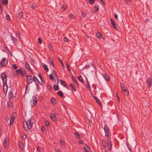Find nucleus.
<instances>
[{
  "instance_id": "nucleus-1",
  "label": "nucleus",
  "mask_w": 152,
  "mask_h": 152,
  "mask_svg": "<svg viewBox=\"0 0 152 152\" xmlns=\"http://www.w3.org/2000/svg\"><path fill=\"white\" fill-rule=\"evenodd\" d=\"M34 118L31 117L27 121H25V123L23 122V127L26 131L28 132L29 129H31L34 123Z\"/></svg>"
},
{
  "instance_id": "nucleus-2",
  "label": "nucleus",
  "mask_w": 152,
  "mask_h": 152,
  "mask_svg": "<svg viewBox=\"0 0 152 152\" xmlns=\"http://www.w3.org/2000/svg\"><path fill=\"white\" fill-rule=\"evenodd\" d=\"M1 77L2 79L3 83V89L4 93L6 95L7 94L8 87L7 84V79L6 75L4 73H2L1 75Z\"/></svg>"
},
{
  "instance_id": "nucleus-3",
  "label": "nucleus",
  "mask_w": 152,
  "mask_h": 152,
  "mask_svg": "<svg viewBox=\"0 0 152 152\" xmlns=\"http://www.w3.org/2000/svg\"><path fill=\"white\" fill-rule=\"evenodd\" d=\"M37 98L34 96H32V99H31L30 104L31 105L32 107H33L36 105L37 103Z\"/></svg>"
},
{
  "instance_id": "nucleus-4",
  "label": "nucleus",
  "mask_w": 152,
  "mask_h": 152,
  "mask_svg": "<svg viewBox=\"0 0 152 152\" xmlns=\"http://www.w3.org/2000/svg\"><path fill=\"white\" fill-rule=\"evenodd\" d=\"M16 72L18 75L19 74L23 76H24L26 74V71L23 69H19L16 70Z\"/></svg>"
},
{
  "instance_id": "nucleus-5",
  "label": "nucleus",
  "mask_w": 152,
  "mask_h": 152,
  "mask_svg": "<svg viewBox=\"0 0 152 152\" xmlns=\"http://www.w3.org/2000/svg\"><path fill=\"white\" fill-rule=\"evenodd\" d=\"M104 129L105 132V136L108 138L109 137L110 134V130L106 124L105 125Z\"/></svg>"
},
{
  "instance_id": "nucleus-6",
  "label": "nucleus",
  "mask_w": 152,
  "mask_h": 152,
  "mask_svg": "<svg viewBox=\"0 0 152 152\" xmlns=\"http://www.w3.org/2000/svg\"><path fill=\"white\" fill-rule=\"evenodd\" d=\"M8 62V60L6 58H3L0 63V65L1 66L5 67L7 65Z\"/></svg>"
},
{
  "instance_id": "nucleus-7",
  "label": "nucleus",
  "mask_w": 152,
  "mask_h": 152,
  "mask_svg": "<svg viewBox=\"0 0 152 152\" xmlns=\"http://www.w3.org/2000/svg\"><path fill=\"white\" fill-rule=\"evenodd\" d=\"M26 80L28 84H31L33 81V78L31 75L26 76Z\"/></svg>"
},
{
  "instance_id": "nucleus-8",
  "label": "nucleus",
  "mask_w": 152,
  "mask_h": 152,
  "mask_svg": "<svg viewBox=\"0 0 152 152\" xmlns=\"http://www.w3.org/2000/svg\"><path fill=\"white\" fill-rule=\"evenodd\" d=\"M147 86L148 88H150L152 85V79L151 77H148L146 80Z\"/></svg>"
},
{
  "instance_id": "nucleus-9",
  "label": "nucleus",
  "mask_w": 152,
  "mask_h": 152,
  "mask_svg": "<svg viewBox=\"0 0 152 152\" xmlns=\"http://www.w3.org/2000/svg\"><path fill=\"white\" fill-rule=\"evenodd\" d=\"M8 141L9 139L7 138V137H6L4 143V145L5 149H6L7 148H8L9 144Z\"/></svg>"
},
{
  "instance_id": "nucleus-10",
  "label": "nucleus",
  "mask_w": 152,
  "mask_h": 152,
  "mask_svg": "<svg viewBox=\"0 0 152 152\" xmlns=\"http://www.w3.org/2000/svg\"><path fill=\"white\" fill-rule=\"evenodd\" d=\"M121 89L123 93H124L126 92L127 90V88L125 86V85L122 83H121Z\"/></svg>"
},
{
  "instance_id": "nucleus-11",
  "label": "nucleus",
  "mask_w": 152,
  "mask_h": 152,
  "mask_svg": "<svg viewBox=\"0 0 152 152\" xmlns=\"http://www.w3.org/2000/svg\"><path fill=\"white\" fill-rule=\"evenodd\" d=\"M25 66L28 71H30L32 74H33V72L31 69L30 68L29 65L27 62L25 63Z\"/></svg>"
},
{
  "instance_id": "nucleus-12",
  "label": "nucleus",
  "mask_w": 152,
  "mask_h": 152,
  "mask_svg": "<svg viewBox=\"0 0 152 152\" xmlns=\"http://www.w3.org/2000/svg\"><path fill=\"white\" fill-rule=\"evenodd\" d=\"M15 119V117L13 116V114H12V115L11 116L10 118V122L9 124V126H11L12 125Z\"/></svg>"
},
{
  "instance_id": "nucleus-13",
  "label": "nucleus",
  "mask_w": 152,
  "mask_h": 152,
  "mask_svg": "<svg viewBox=\"0 0 152 152\" xmlns=\"http://www.w3.org/2000/svg\"><path fill=\"white\" fill-rule=\"evenodd\" d=\"M50 117L51 120L55 122L56 121V119L55 117V115L54 114H50Z\"/></svg>"
},
{
  "instance_id": "nucleus-14",
  "label": "nucleus",
  "mask_w": 152,
  "mask_h": 152,
  "mask_svg": "<svg viewBox=\"0 0 152 152\" xmlns=\"http://www.w3.org/2000/svg\"><path fill=\"white\" fill-rule=\"evenodd\" d=\"M110 21L111 22V24L113 26V27L115 29H116L117 27L116 26V24L114 22L113 20L111 19H110Z\"/></svg>"
},
{
  "instance_id": "nucleus-15",
  "label": "nucleus",
  "mask_w": 152,
  "mask_h": 152,
  "mask_svg": "<svg viewBox=\"0 0 152 152\" xmlns=\"http://www.w3.org/2000/svg\"><path fill=\"white\" fill-rule=\"evenodd\" d=\"M94 98L96 100V102L98 104L99 106L100 107H102V104L100 101L96 97L94 96Z\"/></svg>"
},
{
  "instance_id": "nucleus-16",
  "label": "nucleus",
  "mask_w": 152,
  "mask_h": 152,
  "mask_svg": "<svg viewBox=\"0 0 152 152\" xmlns=\"http://www.w3.org/2000/svg\"><path fill=\"white\" fill-rule=\"evenodd\" d=\"M60 148H61L65 145V142L61 138L60 139Z\"/></svg>"
},
{
  "instance_id": "nucleus-17",
  "label": "nucleus",
  "mask_w": 152,
  "mask_h": 152,
  "mask_svg": "<svg viewBox=\"0 0 152 152\" xmlns=\"http://www.w3.org/2000/svg\"><path fill=\"white\" fill-rule=\"evenodd\" d=\"M69 16L70 19L72 20H75V17L72 14L69 13Z\"/></svg>"
},
{
  "instance_id": "nucleus-18",
  "label": "nucleus",
  "mask_w": 152,
  "mask_h": 152,
  "mask_svg": "<svg viewBox=\"0 0 152 152\" xmlns=\"http://www.w3.org/2000/svg\"><path fill=\"white\" fill-rule=\"evenodd\" d=\"M70 86L72 88L71 90L74 91H76V89L75 87V85L74 84L72 83H70L69 84Z\"/></svg>"
},
{
  "instance_id": "nucleus-19",
  "label": "nucleus",
  "mask_w": 152,
  "mask_h": 152,
  "mask_svg": "<svg viewBox=\"0 0 152 152\" xmlns=\"http://www.w3.org/2000/svg\"><path fill=\"white\" fill-rule=\"evenodd\" d=\"M23 14V12H20L18 14V18L21 20L22 18V15Z\"/></svg>"
},
{
  "instance_id": "nucleus-20",
  "label": "nucleus",
  "mask_w": 152,
  "mask_h": 152,
  "mask_svg": "<svg viewBox=\"0 0 152 152\" xmlns=\"http://www.w3.org/2000/svg\"><path fill=\"white\" fill-rule=\"evenodd\" d=\"M9 99H10L13 97V94L11 91L9 92L8 93Z\"/></svg>"
},
{
  "instance_id": "nucleus-21",
  "label": "nucleus",
  "mask_w": 152,
  "mask_h": 152,
  "mask_svg": "<svg viewBox=\"0 0 152 152\" xmlns=\"http://www.w3.org/2000/svg\"><path fill=\"white\" fill-rule=\"evenodd\" d=\"M104 78L106 81H109V77L108 75L106 73H105L104 75Z\"/></svg>"
},
{
  "instance_id": "nucleus-22",
  "label": "nucleus",
  "mask_w": 152,
  "mask_h": 152,
  "mask_svg": "<svg viewBox=\"0 0 152 152\" xmlns=\"http://www.w3.org/2000/svg\"><path fill=\"white\" fill-rule=\"evenodd\" d=\"M60 83L61 85H63L65 87H67V84L64 81L60 80Z\"/></svg>"
},
{
  "instance_id": "nucleus-23",
  "label": "nucleus",
  "mask_w": 152,
  "mask_h": 152,
  "mask_svg": "<svg viewBox=\"0 0 152 152\" xmlns=\"http://www.w3.org/2000/svg\"><path fill=\"white\" fill-rule=\"evenodd\" d=\"M57 94L61 97H62L63 96V93L61 91H59L57 93Z\"/></svg>"
},
{
  "instance_id": "nucleus-24",
  "label": "nucleus",
  "mask_w": 152,
  "mask_h": 152,
  "mask_svg": "<svg viewBox=\"0 0 152 152\" xmlns=\"http://www.w3.org/2000/svg\"><path fill=\"white\" fill-rule=\"evenodd\" d=\"M48 61H49V62H50V65L52 64V66L54 68H55L54 65V64L52 61V59L50 57L49 58Z\"/></svg>"
},
{
  "instance_id": "nucleus-25",
  "label": "nucleus",
  "mask_w": 152,
  "mask_h": 152,
  "mask_svg": "<svg viewBox=\"0 0 152 152\" xmlns=\"http://www.w3.org/2000/svg\"><path fill=\"white\" fill-rule=\"evenodd\" d=\"M102 145L104 148H106V142L104 140H102Z\"/></svg>"
},
{
  "instance_id": "nucleus-26",
  "label": "nucleus",
  "mask_w": 152,
  "mask_h": 152,
  "mask_svg": "<svg viewBox=\"0 0 152 152\" xmlns=\"http://www.w3.org/2000/svg\"><path fill=\"white\" fill-rule=\"evenodd\" d=\"M43 67L44 69L47 72L48 71V68L47 66L45 64H43Z\"/></svg>"
},
{
  "instance_id": "nucleus-27",
  "label": "nucleus",
  "mask_w": 152,
  "mask_h": 152,
  "mask_svg": "<svg viewBox=\"0 0 152 152\" xmlns=\"http://www.w3.org/2000/svg\"><path fill=\"white\" fill-rule=\"evenodd\" d=\"M33 81H34L35 83H37L36 82V81H37L38 83L40 84V83L39 82V80L37 79V78L35 76H34V77H33Z\"/></svg>"
},
{
  "instance_id": "nucleus-28",
  "label": "nucleus",
  "mask_w": 152,
  "mask_h": 152,
  "mask_svg": "<svg viewBox=\"0 0 152 152\" xmlns=\"http://www.w3.org/2000/svg\"><path fill=\"white\" fill-rule=\"evenodd\" d=\"M96 37L99 38V39H100L101 37V33L99 32H97L96 34Z\"/></svg>"
},
{
  "instance_id": "nucleus-29",
  "label": "nucleus",
  "mask_w": 152,
  "mask_h": 152,
  "mask_svg": "<svg viewBox=\"0 0 152 152\" xmlns=\"http://www.w3.org/2000/svg\"><path fill=\"white\" fill-rule=\"evenodd\" d=\"M53 88L55 91H57L59 89V88L58 86H57L56 85H54L53 86Z\"/></svg>"
},
{
  "instance_id": "nucleus-30",
  "label": "nucleus",
  "mask_w": 152,
  "mask_h": 152,
  "mask_svg": "<svg viewBox=\"0 0 152 152\" xmlns=\"http://www.w3.org/2000/svg\"><path fill=\"white\" fill-rule=\"evenodd\" d=\"M74 134L77 138L79 139L80 138V136L79 133L77 132H75L74 133Z\"/></svg>"
},
{
  "instance_id": "nucleus-31",
  "label": "nucleus",
  "mask_w": 152,
  "mask_h": 152,
  "mask_svg": "<svg viewBox=\"0 0 152 152\" xmlns=\"http://www.w3.org/2000/svg\"><path fill=\"white\" fill-rule=\"evenodd\" d=\"M1 2L4 5H6L8 4V0H3Z\"/></svg>"
},
{
  "instance_id": "nucleus-32",
  "label": "nucleus",
  "mask_w": 152,
  "mask_h": 152,
  "mask_svg": "<svg viewBox=\"0 0 152 152\" xmlns=\"http://www.w3.org/2000/svg\"><path fill=\"white\" fill-rule=\"evenodd\" d=\"M78 79L82 83H83L84 82V81L82 77L81 76H80V77H78Z\"/></svg>"
},
{
  "instance_id": "nucleus-33",
  "label": "nucleus",
  "mask_w": 152,
  "mask_h": 152,
  "mask_svg": "<svg viewBox=\"0 0 152 152\" xmlns=\"http://www.w3.org/2000/svg\"><path fill=\"white\" fill-rule=\"evenodd\" d=\"M11 37L12 40L13 41L14 43H15V42H16V39L12 35H11Z\"/></svg>"
},
{
  "instance_id": "nucleus-34",
  "label": "nucleus",
  "mask_w": 152,
  "mask_h": 152,
  "mask_svg": "<svg viewBox=\"0 0 152 152\" xmlns=\"http://www.w3.org/2000/svg\"><path fill=\"white\" fill-rule=\"evenodd\" d=\"M66 5L65 4H63L62 7V11H64L66 10Z\"/></svg>"
},
{
  "instance_id": "nucleus-35",
  "label": "nucleus",
  "mask_w": 152,
  "mask_h": 152,
  "mask_svg": "<svg viewBox=\"0 0 152 152\" xmlns=\"http://www.w3.org/2000/svg\"><path fill=\"white\" fill-rule=\"evenodd\" d=\"M107 148L108 149L109 151H111L112 150V144H110L107 145Z\"/></svg>"
},
{
  "instance_id": "nucleus-36",
  "label": "nucleus",
  "mask_w": 152,
  "mask_h": 152,
  "mask_svg": "<svg viewBox=\"0 0 152 152\" xmlns=\"http://www.w3.org/2000/svg\"><path fill=\"white\" fill-rule=\"evenodd\" d=\"M7 104L8 106L10 107H12V103L11 102L8 101Z\"/></svg>"
},
{
  "instance_id": "nucleus-37",
  "label": "nucleus",
  "mask_w": 152,
  "mask_h": 152,
  "mask_svg": "<svg viewBox=\"0 0 152 152\" xmlns=\"http://www.w3.org/2000/svg\"><path fill=\"white\" fill-rule=\"evenodd\" d=\"M95 1L94 0H88V2L90 4H93Z\"/></svg>"
},
{
  "instance_id": "nucleus-38",
  "label": "nucleus",
  "mask_w": 152,
  "mask_h": 152,
  "mask_svg": "<svg viewBox=\"0 0 152 152\" xmlns=\"http://www.w3.org/2000/svg\"><path fill=\"white\" fill-rule=\"evenodd\" d=\"M90 67V66L88 65H86L84 68H83L81 70H83L84 69H87Z\"/></svg>"
},
{
  "instance_id": "nucleus-39",
  "label": "nucleus",
  "mask_w": 152,
  "mask_h": 152,
  "mask_svg": "<svg viewBox=\"0 0 152 152\" xmlns=\"http://www.w3.org/2000/svg\"><path fill=\"white\" fill-rule=\"evenodd\" d=\"M6 18L7 20L8 21H10V18L9 15H7L6 16Z\"/></svg>"
},
{
  "instance_id": "nucleus-40",
  "label": "nucleus",
  "mask_w": 152,
  "mask_h": 152,
  "mask_svg": "<svg viewBox=\"0 0 152 152\" xmlns=\"http://www.w3.org/2000/svg\"><path fill=\"white\" fill-rule=\"evenodd\" d=\"M94 7L96 8V10H95V11L94 12H97L99 10V6L98 5H95Z\"/></svg>"
},
{
  "instance_id": "nucleus-41",
  "label": "nucleus",
  "mask_w": 152,
  "mask_h": 152,
  "mask_svg": "<svg viewBox=\"0 0 152 152\" xmlns=\"http://www.w3.org/2000/svg\"><path fill=\"white\" fill-rule=\"evenodd\" d=\"M72 79L73 80V82H77V80L76 79L75 77L74 76H72Z\"/></svg>"
},
{
  "instance_id": "nucleus-42",
  "label": "nucleus",
  "mask_w": 152,
  "mask_h": 152,
  "mask_svg": "<svg viewBox=\"0 0 152 152\" xmlns=\"http://www.w3.org/2000/svg\"><path fill=\"white\" fill-rule=\"evenodd\" d=\"M50 102L51 103H54V102H55V100L53 97H52L51 98Z\"/></svg>"
},
{
  "instance_id": "nucleus-43",
  "label": "nucleus",
  "mask_w": 152,
  "mask_h": 152,
  "mask_svg": "<svg viewBox=\"0 0 152 152\" xmlns=\"http://www.w3.org/2000/svg\"><path fill=\"white\" fill-rule=\"evenodd\" d=\"M50 78L51 80H53L54 79V77L53 76L52 74H50L49 75Z\"/></svg>"
},
{
  "instance_id": "nucleus-44",
  "label": "nucleus",
  "mask_w": 152,
  "mask_h": 152,
  "mask_svg": "<svg viewBox=\"0 0 152 152\" xmlns=\"http://www.w3.org/2000/svg\"><path fill=\"white\" fill-rule=\"evenodd\" d=\"M12 67L14 69H16L18 68V67L15 64H13L12 65Z\"/></svg>"
},
{
  "instance_id": "nucleus-45",
  "label": "nucleus",
  "mask_w": 152,
  "mask_h": 152,
  "mask_svg": "<svg viewBox=\"0 0 152 152\" xmlns=\"http://www.w3.org/2000/svg\"><path fill=\"white\" fill-rule=\"evenodd\" d=\"M124 94V95H126V96H128V95H129V91L127 89V90H126V92H125L124 93H123Z\"/></svg>"
},
{
  "instance_id": "nucleus-46",
  "label": "nucleus",
  "mask_w": 152,
  "mask_h": 152,
  "mask_svg": "<svg viewBox=\"0 0 152 152\" xmlns=\"http://www.w3.org/2000/svg\"><path fill=\"white\" fill-rule=\"evenodd\" d=\"M50 124V123L49 122V121H45V125L47 126H49V125Z\"/></svg>"
},
{
  "instance_id": "nucleus-47",
  "label": "nucleus",
  "mask_w": 152,
  "mask_h": 152,
  "mask_svg": "<svg viewBox=\"0 0 152 152\" xmlns=\"http://www.w3.org/2000/svg\"><path fill=\"white\" fill-rule=\"evenodd\" d=\"M81 14L82 15L83 18H85L86 16V15L83 12H81Z\"/></svg>"
},
{
  "instance_id": "nucleus-48",
  "label": "nucleus",
  "mask_w": 152,
  "mask_h": 152,
  "mask_svg": "<svg viewBox=\"0 0 152 152\" xmlns=\"http://www.w3.org/2000/svg\"><path fill=\"white\" fill-rule=\"evenodd\" d=\"M107 140V145L110 144H111V142L110 141V139L108 138Z\"/></svg>"
},
{
  "instance_id": "nucleus-49",
  "label": "nucleus",
  "mask_w": 152,
  "mask_h": 152,
  "mask_svg": "<svg viewBox=\"0 0 152 152\" xmlns=\"http://www.w3.org/2000/svg\"><path fill=\"white\" fill-rule=\"evenodd\" d=\"M66 66L68 70L69 71H70L71 70L70 69V67L69 66V65L67 63H66Z\"/></svg>"
},
{
  "instance_id": "nucleus-50",
  "label": "nucleus",
  "mask_w": 152,
  "mask_h": 152,
  "mask_svg": "<svg viewBox=\"0 0 152 152\" xmlns=\"http://www.w3.org/2000/svg\"><path fill=\"white\" fill-rule=\"evenodd\" d=\"M38 43L41 44L42 43V40L40 38H39L38 39Z\"/></svg>"
},
{
  "instance_id": "nucleus-51",
  "label": "nucleus",
  "mask_w": 152,
  "mask_h": 152,
  "mask_svg": "<svg viewBox=\"0 0 152 152\" xmlns=\"http://www.w3.org/2000/svg\"><path fill=\"white\" fill-rule=\"evenodd\" d=\"M16 35L18 36V38H19V39H20V34L18 32Z\"/></svg>"
},
{
  "instance_id": "nucleus-52",
  "label": "nucleus",
  "mask_w": 152,
  "mask_h": 152,
  "mask_svg": "<svg viewBox=\"0 0 152 152\" xmlns=\"http://www.w3.org/2000/svg\"><path fill=\"white\" fill-rule=\"evenodd\" d=\"M2 7H1V3H0V14H1V13L2 12Z\"/></svg>"
},
{
  "instance_id": "nucleus-53",
  "label": "nucleus",
  "mask_w": 152,
  "mask_h": 152,
  "mask_svg": "<svg viewBox=\"0 0 152 152\" xmlns=\"http://www.w3.org/2000/svg\"><path fill=\"white\" fill-rule=\"evenodd\" d=\"M87 85L86 86V87L89 90L91 89V87L89 85V84H87Z\"/></svg>"
},
{
  "instance_id": "nucleus-54",
  "label": "nucleus",
  "mask_w": 152,
  "mask_h": 152,
  "mask_svg": "<svg viewBox=\"0 0 152 152\" xmlns=\"http://www.w3.org/2000/svg\"><path fill=\"white\" fill-rule=\"evenodd\" d=\"M54 75H55V76L57 78V83H58V76L56 74H56H54Z\"/></svg>"
},
{
  "instance_id": "nucleus-55",
  "label": "nucleus",
  "mask_w": 152,
  "mask_h": 152,
  "mask_svg": "<svg viewBox=\"0 0 152 152\" xmlns=\"http://www.w3.org/2000/svg\"><path fill=\"white\" fill-rule=\"evenodd\" d=\"M47 87L48 89H52L51 86L50 85H49V84L47 85Z\"/></svg>"
},
{
  "instance_id": "nucleus-56",
  "label": "nucleus",
  "mask_w": 152,
  "mask_h": 152,
  "mask_svg": "<svg viewBox=\"0 0 152 152\" xmlns=\"http://www.w3.org/2000/svg\"><path fill=\"white\" fill-rule=\"evenodd\" d=\"M23 135L22 134V137L24 139H26L27 137L26 136L23 134Z\"/></svg>"
},
{
  "instance_id": "nucleus-57",
  "label": "nucleus",
  "mask_w": 152,
  "mask_h": 152,
  "mask_svg": "<svg viewBox=\"0 0 152 152\" xmlns=\"http://www.w3.org/2000/svg\"><path fill=\"white\" fill-rule=\"evenodd\" d=\"M58 58L59 60V61H60V62L61 63V64H62V65L63 66H64L63 63V62H62L61 60L60 59V58L59 57H58Z\"/></svg>"
},
{
  "instance_id": "nucleus-58",
  "label": "nucleus",
  "mask_w": 152,
  "mask_h": 152,
  "mask_svg": "<svg viewBox=\"0 0 152 152\" xmlns=\"http://www.w3.org/2000/svg\"><path fill=\"white\" fill-rule=\"evenodd\" d=\"M127 147H128V149H129V150L130 151H131V150H132L131 148V147H129V145H128V143L127 142Z\"/></svg>"
},
{
  "instance_id": "nucleus-59",
  "label": "nucleus",
  "mask_w": 152,
  "mask_h": 152,
  "mask_svg": "<svg viewBox=\"0 0 152 152\" xmlns=\"http://www.w3.org/2000/svg\"><path fill=\"white\" fill-rule=\"evenodd\" d=\"M64 40L65 42H67L68 41L69 39L67 38L64 37Z\"/></svg>"
},
{
  "instance_id": "nucleus-60",
  "label": "nucleus",
  "mask_w": 152,
  "mask_h": 152,
  "mask_svg": "<svg viewBox=\"0 0 152 152\" xmlns=\"http://www.w3.org/2000/svg\"><path fill=\"white\" fill-rule=\"evenodd\" d=\"M79 143L81 144H83V142L81 140H79Z\"/></svg>"
},
{
  "instance_id": "nucleus-61",
  "label": "nucleus",
  "mask_w": 152,
  "mask_h": 152,
  "mask_svg": "<svg viewBox=\"0 0 152 152\" xmlns=\"http://www.w3.org/2000/svg\"><path fill=\"white\" fill-rule=\"evenodd\" d=\"M41 129L42 131H44L45 129V127L44 126H43L42 127Z\"/></svg>"
},
{
  "instance_id": "nucleus-62",
  "label": "nucleus",
  "mask_w": 152,
  "mask_h": 152,
  "mask_svg": "<svg viewBox=\"0 0 152 152\" xmlns=\"http://www.w3.org/2000/svg\"><path fill=\"white\" fill-rule=\"evenodd\" d=\"M30 7L33 10H34L35 9V7L34 6L33 4H31V5L30 6Z\"/></svg>"
},
{
  "instance_id": "nucleus-63",
  "label": "nucleus",
  "mask_w": 152,
  "mask_h": 152,
  "mask_svg": "<svg viewBox=\"0 0 152 152\" xmlns=\"http://www.w3.org/2000/svg\"><path fill=\"white\" fill-rule=\"evenodd\" d=\"M35 84L37 86V89L39 91V85H38L37 83H36Z\"/></svg>"
},
{
  "instance_id": "nucleus-64",
  "label": "nucleus",
  "mask_w": 152,
  "mask_h": 152,
  "mask_svg": "<svg viewBox=\"0 0 152 152\" xmlns=\"http://www.w3.org/2000/svg\"><path fill=\"white\" fill-rule=\"evenodd\" d=\"M114 17L116 19L118 18V15L116 14H115L114 15Z\"/></svg>"
}]
</instances>
